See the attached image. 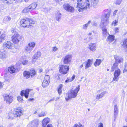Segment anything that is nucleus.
<instances>
[{"label": "nucleus", "instance_id": "680f3d73", "mask_svg": "<svg viewBox=\"0 0 127 127\" xmlns=\"http://www.w3.org/2000/svg\"><path fill=\"white\" fill-rule=\"evenodd\" d=\"M55 98L54 97H53V98L51 99H50L48 102V103L49 102L51 101H53L55 99Z\"/></svg>", "mask_w": 127, "mask_h": 127}, {"label": "nucleus", "instance_id": "f03ea898", "mask_svg": "<svg viewBox=\"0 0 127 127\" xmlns=\"http://www.w3.org/2000/svg\"><path fill=\"white\" fill-rule=\"evenodd\" d=\"M80 85H78L75 89H72L70 90L68 94H66L65 96V100L66 101H68L72 98H75L80 89Z\"/></svg>", "mask_w": 127, "mask_h": 127}, {"label": "nucleus", "instance_id": "a19ab883", "mask_svg": "<svg viewBox=\"0 0 127 127\" xmlns=\"http://www.w3.org/2000/svg\"><path fill=\"white\" fill-rule=\"evenodd\" d=\"M123 46L125 48H127V39L123 41Z\"/></svg>", "mask_w": 127, "mask_h": 127}, {"label": "nucleus", "instance_id": "2eb2a0df", "mask_svg": "<svg viewBox=\"0 0 127 127\" xmlns=\"http://www.w3.org/2000/svg\"><path fill=\"white\" fill-rule=\"evenodd\" d=\"M50 120V119L48 118L44 119L42 123L43 127H45L47 124L49 122Z\"/></svg>", "mask_w": 127, "mask_h": 127}, {"label": "nucleus", "instance_id": "e2e57ef3", "mask_svg": "<svg viewBox=\"0 0 127 127\" xmlns=\"http://www.w3.org/2000/svg\"><path fill=\"white\" fill-rule=\"evenodd\" d=\"M46 127H53L51 124H48L47 125Z\"/></svg>", "mask_w": 127, "mask_h": 127}, {"label": "nucleus", "instance_id": "7ed1b4c3", "mask_svg": "<svg viewBox=\"0 0 127 127\" xmlns=\"http://www.w3.org/2000/svg\"><path fill=\"white\" fill-rule=\"evenodd\" d=\"M16 31V29H11V32L14 33L12 37V41L16 44L18 43L20 40H22L23 39L22 36H20Z\"/></svg>", "mask_w": 127, "mask_h": 127}, {"label": "nucleus", "instance_id": "cd10ccee", "mask_svg": "<svg viewBox=\"0 0 127 127\" xmlns=\"http://www.w3.org/2000/svg\"><path fill=\"white\" fill-rule=\"evenodd\" d=\"M50 81L44 80L42 83V86L43 87L45 88L49 85Z\"/></svg>", "mask_w": 127, "mask_h": 127}, {"label": "nucleus", "instance_id": "ea45409f", "mask_svg": "<svg viewBox=\"0 0 127 127\" xmlns=\"http://www.w3.org/2000/svg\"><path fill=\"white\" fill-rule=\"evenodd\" d=\"M91 22V21H89L88 23L86 24H84L83 25V29H87V27L90 24Z\"/></svg>", "mask_w": 127, "mask_h": 127}, {"label": "nucleus", "instance_id": "5701e85b", "mask_svg": "<svg viewBox=\"0 0 127 127\" xmlns=\"http://www.w3.org/2000/svg\"><path fill=\"white\" fill-rule=\"evenodd\" d=\"M39 122V121L37 120H34L32 122V126H33V127H37V126L38 125Z\"/></svg>", "mask_w": 127, "mask_h": 127}, {"label": "nucleus", "instance_id": "6e6d98bb", "mask_svg": "<svg viewBox=\"0 0 127 127\" xmlns=\"http://www.w3.org/2000/svg\"><path fill=\"white\" fill-rule=\"evenodd\" d=\"M98 127H103V124L102 123H99L98 125Z\"/></svg>", "mask_w": 127, "mask_h": 127}, {"label": "nucleus", "instance_id": "20e7f679", "mask_svg": "<svg viewBox=\"0 0 127 127\" xmlns=\"http://www.w3.org/2000/svg\"><path fill=\"white\" fill-rule=\"evenodd\" d=\"M34 22L28 18H25L21 21L20 23L21 24L22 27H29V26H32V24L34 23Z\"/></svg>", "mask_w": 127, "mask_h": 127}, {"label": "nucleus", "instance_id": "338daca9", "mask_svg": "<svg viewBox=\"0 0 127 127\" xmlns=\"http://www.w3.org/2000/svg\"><path fill=\"white\" fill-rule=\"evenodd\" d=\"M84 63H83L80 66H79V67L80 68H82L83 66V64H84Z\"/></svg>", "mask_w": 127, "mask_h": 127}, {"label": "nucleus", "instance_id": "69168bd1", "mask_svg": "<svg viewBox=\"0 0 127 127\" xmlns=\"http://www.w3.org/2000/svg\"><path fill=\"white\" fill-rule=\"evenodd\" d=\"M127 71V69L125 68L124 70L123 71V72L124 73L125 72Z\"/></svg>", "mask_w": 127, "mask_h": 127}, {"label": "nucleus", "instance_id": "b1692460", "mask_svg": "<svg viewBox=\"0 0 127 127\" xmlns=\"http://www.w3.org/2000/svg\"><path fill=\"white\" fill-rule=\"evenodd\" d=\"M107 92L106 91H104L102 92L99 94L97 95L96 96V99H99L102 98L104 96V95Z\"/></svg>", "mask_w": 127, "mask_h": 127}, {"label": "nucleus", "instance_id": "c85d7f7f", "mask_svg": "<svg viewBox=\"0 0 127 127\" xmlns=\"http://www.w3.org/2000/svg\"><path fill=\"white\" fill-rule=\"evenodd\" d=\"M14 112H9L8 114V116L9 119H12L15 118Z\"/></svg>", "mask_w": 127, "mask_h": 127}, {"label": "nucleus", "instance_id": "8fccbe9b", "mask_svg": "<svg viewBox=\"0 0 127 127\" xmlns=\"http://www.w3.org/2000/svg\"><path fill=\"white\" fill-rule=\"evenodd\" d=\"M25 8L27 10V11L28 12H29L30 11H31V9L30 8L29 6L28 7H26Z\"/></svg>", "mask_w": 127, "mask_h": 127}, {"label": "nucleus", "instance_id": "de8ad7c7", "mask_svg": "<svg viewBox=\"0 0 127 127\" xmlns=\"http://www.w3.org/2000/svg\"><path fill=\"white\" fill-rule=\"evenodd\" d=\"M17 100L19 102L23 100V99L20 96L18 97Z\"/></svg>", "mask_w": 127, "mask_h": 127}, {"label": "nucleus", "instance_id": "c9c22d12", "mask_svg": "<svg viewBox=\"0 0 127 127\" xmlns=\"http://www.w3.org/2000/svg\"><path fill=\"white\" fill-rule=\"evenodd\" d=\"M118 63H115L111 68V71H114L116 68L118 67Z\"/></svg>", "mask_w": 127, "mask_h": 127}, {"label": "nucleus", "instance_id": "f8f14e48", "mask_svg": "<svg viewBox=\"0 0 127 127\" xmlns=\"http://www.w3.org/2000/svg\"><path fill=\"white\" fill-rule=\"evenodd\" d=\"M12 44L10 41L5 42L3 44V46L5 49H10L12 48Z\"/></svg>", "mask_w": 127, "mask_h": 127}, {"label": "nucleus", "instance_id": "2f4dec72", "mask_svg": "<svg viewBox=\"0 0 127 127\" xmlns=\"http://www.w3.org/2000/svg\"><path fill=\"white\" fill-rule=\"evenodd\" d=\"M25 50L27 53H30L32 49L28 45L25 48Z\"/></svg>", "mask_w": 127, "mask_h": 127}, {"label": "nucleus", "instance_id": "f3484780", "mask_svg": "<svg viewBox=\"0 0 127 127\" xmlns=\"http://www.w3.org/2000/svg\"><path fill=\"white\" fill-rule=\"evenodd\" d=\"M89 48L91 51H95L96 49L95 44L93 43L90 44L89 45Z\"/></svg>", "mask_w": 127, "mask_h": 127}, {"label": "nucleus", "instance_id": "864d4df0", "mask_svg": "<svg viewBox=\"0 0 127 127\" xmlns=\"http://www.w3.org/2000/svg\"><path fill=\"white\" fill-rule=\"evenodd\" d=\"M118 11V10H116L114 11L113 12V16H115L116 15V13H117V12Z\"/></svg>", "mask_w": 127, "mask_h": 127}, {"label": "nucleus", "instance_id": "052dcab7", "mask_svg": "<svg viewBox=\"0 0 127 127\" xmlns=\"http://www.w3.org/2000/svg\"><path fill=\"white\" fill-rule=\"evenodd\" d=\"M58 50V48L56 47H53V50L54 51H56L57 50Z\"/></svg>", "mask_w": 127, "mask_h": 127}, {"label": "nucleus", "instance_id": "4be33fe9", "mask_svg": "<svg viewBox=\"0 0 127 127\" xmlns=\"http://www.w3.org/2000/svg\"><path fill=\"white\" fill-rule=\"evenodd\" d=\"M15 68L13 66H9L8 69V70L9 72L10 73H13L15 72Z\"/></svg>", "mask_w": 127, "mask_h": 127}, {"label": "nucleus", "instance_id": "774afa93", "mask_svg": "<svg viewBox=\"0 0 127 127\" xmlns=\"http://www.w3.org/2000/svg\"><path fill=\"white\" fill-rule=\"evenodd\" d=\"M34 99V98H30L28 100L29 101H31L32 100Z\"/></svg>", "mask_w": 127, "mask_h": 127}, {"label": "nucleus", "instance_id": "bf43d9fd", "mask_svg": "<svg viewBox=\"0 0 127 127\" xmlns=\"http://www.w3.org/2000/svg\"><path fill=\"white\" fill-rule=\"evenodd\" d=\"M118 114V111H114V117H116V115H117Z\"/></svg>", "mask_w": 127, "mask_h": 127}, {"label": "nucleus", "instance_id": "f704fd0d", "mask_svg": "<svg viewBox=\"0 0 127 127\" xmlns=\"http://www.w3.org/2000/svg\"><path fill=\"white\" fill-rule=\"evenodd\" d=\"M29 72L30 73V75L32 77L33 76L35 75V72L34 69H31Z\"/></svg>", "mask_w": 127, "mask_h": 127}, {"label": "nucleus", "instance_id": "72a5a7b5", "mask_svg": "<svg viewBox=\"0 0 127 127\" xmlns=\"http://www.w3.org/2000/svg\"><path fill=\"white\" fill-rule=\"evenodd\" d=\"M75 77V75H73L71 79L68 78L67 79L65 80V82L66 83L71 82L74 79Z\"/></svg>", "mask_w": 127, "mask_h": 127}, {"label": "nucleus", "instance_id": "c03bdc74", "mask_svg": "<svg viewBox=\"0 0 127 127\" xmlns=\"http://www.w3.org/2000/svg\"><path fill=\"white\" fill-rule=\"evenodd\" d=\"M122 1V0H116L115 3L116 5H119L121 4Z\"/></svg>", "mask_w": 127, "mask_h": 127}, {"label": "nucleus", "instance_id": "1a4fd4ad", "mask_svg": "<svg viewBox=\"0 0 127 127\" xmlns=\"http://www.w3.org/2000/svg\"><path fill=\"white\" fill-rule=\"evenodd\" d=\"M121 71L119 69H116L114 73V77L112 80V81H117L119 80V77L121 74Z\"/></svg>", "mask_w": 127, "mask_h": 127}, {"label": "nucleus", "instance_id": "aec40b11", "mask_svg": "<svg viewBox=\"0 0 127 127\" xmlns=\"http://www.w3.org/2000/svg\"><path fill=\"white\" fill-rule=\"evenodd\" d=\"M115 39L114 36L113 35H109L107 39V41L110 43Z\"/></svg>", "mask_w": 127, "mask_h": 127}, {"label": "nucleus", "instance_id": "13d9d810", "mask_svg": "<svg viewBox=\"0 0 127 127\" xmlns=\"http://www.w3.org/2000/svg\"><path fill=\"white\" fill-rule=\"evenodd\" d=\"M63 86V85L62 84H60L59 85V87L58 88V89H62V88Z\"/></svg>", "mask_w": 127, "mask_h": 127}, {"label": "nucleus", "instance_id": "6ab92c4d", "mask_svg": "<svg viewBox=\"0 0 127 127\" xmlns=\"http://www.w3.org/2000/svg\"><path fill=\"white\" fill-rule=\"evenodd\" d=\"M41 54L40 52H37L33 56L32 58L33 60H35V61L41 56Z\"/></svg>", "mask_w": 127, "mask_h": 127}, {"label": "nucleus", "instance_id": "473e14b6", "mask_svg": "<svg viewBox=\"0 0 127 127\" xmlns=\"http://www.w3.org/2000/svg\"><path fill=\"white\" fill-rule=\"evenodd\" d=\"M98 2V0H92L91 3V5L93 6H96Z\"/></svg>", "mask_w": 127, "mask_h": 127}, {"label": "nucleus", "instance_id": "09e8293b", "mask_svg": "<svg viewBox=\"0 0 127 127\" xmlns=\"http://www.w3.org/2000/svg\"><path fill=\"white\" fill-rule=\"evenodd\" d=\"M114 111H118V108L116 105H115Z\"/></svg>", "mask_w": 127, "mask_h": 127}, {"label": "nucleus", "instance_id": "3c124183", "mask_svg": "<svg viewBox=\"0 0 127 127\" xmlns=\"http://www.w3.org/2000/svg\"><path fill=\"white\" fill-rule=\"evenodd\" d=\"M28 63V61L27 60H25L22 63V64L24 65H25L27 64Z\"/></svg>", "mask_w": 127, "mask_h": 127}, {"label": "nucleus", "instance_id": "f257e3e1", "mask_svg": "<svg viewBox=\"0 0 127 127\" xmlns=\"http://www.w3.org/2000/svg\"><path fill=\"white\" fill-rule=\"evenodd\" d=\"M90 6L89 0H77L76 7L79 12H82Z\"/></svg>", "mask_w": 127, "mask_h": 127}, {"label": "nucleus", "instance_id": "393cba45", "mask_svg": "<svg viewBox=\"0 0 127 127\" xmlns=\"http://www.w3.org/2000/svg\"><path fill=\"white\" fill-rule=\"evenodd\" d=\"M22 111H14L15 118L17 117H20L22 115Z\"/></svg>", "mask_w": 127, "mask_h": 127}, {"label": "nucleus", "instance_id": "7c9ffc66", "mask_svg": "<svg viewBox=\"0 0 127 127\" xmlns=\"http://www.w3.org/2000/svg\"><path fill=\"white\" fill-rule=\"evenodd\" d=\"M101 63V61L100 59H97L96 60V61L94 63V65L96 67L100 65Z\"/></svg>", "mask_w": 127, "mask_h": 127}, {"label": "nucleus", "instance_id": "37998d69", "mask_svg": "<svg viewBox=\"0 0 127 127\" xmlns=\"http://www.w3.org/2000/svg\"><path fill=\"white\" fill-rule=\"evenodd\" d=\"M44 80H46L47 81H50V77L49 75H45L44 77Z\"/></svg>", "mask_w": 127, "mask_h": 127}, {"label": "nucleus", "instance_id": "39448f33", "mask_svg": "<svg viewBox=\"0 0 127 127\" xmlns=\"http://www.w3.org/2000/svg\"><path fill=\"white\" fill-rule=\"evenodd\" d=\"M110 15V13L109 12L102 16L100 25L101 26H106L109 23V18Z\"/></svg>", "mask_w": 127, "mask_h": 127}, {"label": "nucleus", "instance_id": "ddd939ff", "mask_svg": "<svg viewBox=\"0 0 127 127\" xmlns=\"http://www.w3.org/2000/svg\"><path fill=\"white\" fill-rule=\"evenodd\" d=\"M7 57L6 53L2 49L0 50V58L2 59H5Z\"/></svg>", "mask_w": 127, "mask_h": 127}, {"label": "nucleus", "instance_id": "0eeeda50", "mask_svg": "<svg viewBox=\"0 0 127 127\" xmlns=\"http://www.w3.org/2000/svg\"><path fill=\"white\" fill-rule=\"evenodd\" d=\"M63 9L66 11L73 13L74 12L73 7L70 5L68 3H65L63 5Z\"/></svg>", "mask_w": 127, "mask_h": 127}, {"label": "nucleus", "instance_id": "0e129e2a", "mask_svg": "<svg viewBox=\"0 0 127 127\" xmlns=\"http://www.w3.org/2000/svg\"><path fill=\"white\" fill-rule=\"evenodd\" d=\"M3 85L2 83L0 82V89L2 87Z\"/></svg>", "mask_w": 127, "mask_h": 127}, {"label": "nucleus", "instance_id": "412c9836", "mask_svg": "<svg viewBox=\"0 0 127 127\" xmlns=\"http://www.w3.org/2000/svg\"><path fill=\"white\" fill-rule=\"evenodd\" d=\"M55 17L56 20L59 21L60 19H61V14L60 13L59 11H58L56 12V13L55 14Z\"/></svg>", "mask_w": 127, "mask_h": 127}, {"label": "nucleus", "instance_id": "a211bd4d", "mask_svg": "<svg viewBox=\"0 0 127 127\" xmlns=\"http://www.w3.org/2000/svg\"><path fill=\"white\" fill-rule=\"evenodd\" d=\"M105 26H103L102 27H101L102 28L103 36L105 37L108 34L107 32V29Z\"/></svg>", "mask_w": 127, "mask_h": 127}, {"label": "nucleus", "instance_id": "79ce46f5", "mask_svg": "<svg viewBox=\"0 0 127 127\" xmlns=\"http://www.w3.org/2000/svg\"><path fill=\"white\" fill-rule=\"evenodd\" d=\"M73 127H83V126L80 123L78 124H76L74 125Z\"/></svg>", "mask_w": 127, "mask_h": 127}, {"label": "nucleus", "instance_id": "a18cd8bd", "mask_svg": "<svg viewBox=\"0 0 127 127\" xmlns=\"http://www.w3.org/2000/svg\"><path fill=\"white\" fill-rule=\"evenodd\" d=\"M91 24L93 26H96L97 25V23L94 21H93L91 23Z\"/></svg>", "mask_w": 127, "mask_h": 127}, {"label": "nucleus", "instance_id": "603ef678", "mask_svg": "<svg viewBox=\"0 0 127 127\" xmlns=\"http://www.w3.org/2000/svg\"><path fill=\"white\" fill-rule=\"evenodd\" d=\"M58 94L59 95H60L62 93V90L60 89H58Z\"/></svg>", "mask_w": 127, "mask_h": 127}, {"label": "nucleus", "instance_id": "4468645a", "mask_svg": "<svg viewBox=\"0 0 127 127\" xmlns=\"http://www.w3.org/2000/svg\"><path fill=\"white\" fill-rule=\"evenodd\" d=\"M93 61V59H88L85 65V69H86L91 66L92 64V62Z\"/></svg>", "mask_w": 127, "mask_h": 127}, {"label": "nucleus", "instance_id": "4c0bfd02", "mask_svg": "<svg viewBox=\"0 0 127 127\" xmlns=\"http://www.w3.org/2000/svg\"><path fill=\"white\" fill-rule=\"evenodd\" d=\"M28 45L33 50L35 46V44L34 42H31L29 43Z\"/></svg>", "mask_w": 127, "mask_h": 127}, {"label": "nucleus", "instance_id": "bb28decb", "mask_svg": "<svg viewBox=\"0 0 127 127\" xmlns=\"http://www.w3.org/2000/svg\"><path fill=\"white\" fill-rule=\"evenodd\" d=\"M37 4L36 3H34L31 4L29 5V6L31 9V11H32L35 9L37 6Z\"/></svg>", "mask_w": 127, "mask_h": 127}, {"label": "nucleus", "instance_id": "9b49d317", "mask_svg": "<svg viewBox=\"0 0 127 127\" xmlns=\"http://www.w3.org/2000/svg\"><path fill=\"white\" fill-rule=\"evenodd\" d=\"M32 90V89H27L25 91L22 90L21 92V95L22 96H23L24 95L26 98H28L29 92Z\"/></svg>", "mask_w": 127, "mask_h": 127}, {"label": "nucleus", "instance_id": "5fc2aeb1", "mask_svg": "<svg viewBox=\"0 0 127 127\" xmlns=\"http://www.w3.org/2000/svg\"><path fill=\"white\" fill-rule=\"evenodd\" d=\"M22 12L23 13H28L27 10L25 8L22 11Z\"/></svg>", "mask_w": 127, "mask_h": 127}, {"label": "nucleus", "instance_id": "a878e982", "mask_svg": "<svg viewBox=\"0 0 127 127\" xmlns=\"http://www.w3.org/2000/svg\"><path fill=\"white\" fill-rule=\"evenodd\" d=\"M24 76L27 79L29 78L30 77V73L29 71H25L23 72Z\"/></svg>", "mask_w": 127, "mask_h": 127}, {"label": "nucleus", "instance_id": "6e6552de", "mask_svg": "<svg viewBox=\"0 0 127 127\" xmlns=\"http://www.w3.org/2000/svg\"><path fill=\"white\" fill-rule=\"evenodd\" d=\"M4 98V100L7 104H10L13 101V98L12 96H10L7 94H4L3 95Z\"/></svg>", "mask_w": 127, "mask_h": 127}, {"label": "nucleus", "instance_id": "e433bc0d", "mask_svg": "<svg viewBox=\"0 0 127 127\" xmlns=\"http://www.w3.org/2000/svg\"><path fill=\"white\" fill-rule=\"evenodd\" d=\"M11 18L9 16L5 17L3 19V22L4 23L7 22L11 20Z\"/></svg>", "mask_w": 127, "mask_h": 127}, {"label": "nucleus", "instance_id": "49530a36", "mask_svg": "<svg viewBox=\"0 0 127 127\" xmlns=\"http://www.w3.org/2000/svg\"><path fill=\"white\" fill-rule=\"evenodd\" d=\"M118 21L117 20H115L113 22L112 24L113 25L114 24V26H115L117 24V23H118Z\"/></svg>", "mask_w": 127, "mask_h": 127}, {"label": "nucleus", "instance_id": "c756f323", "mask_svg": "<svg viewBox=\"0 0 127 127\" xmlns=\"http://www.w3.org/2000/svg\"><path fill=\"white\" fill-rule=\"evenodd\" d=\"M6 37L5 34H2L0 36V43L3 42L5 39Z\"/></svg>", "mask_w": 127, "mask_h": 127}, {"label": "nucleus", "instance_id": "dca6fc26", "mask_svg": "<svg viewBox=\"0 0 127 127\" xmlns=\"http://www.w3.org/2000/svg\"><path fill=\"white\" fill-rule=\"evenodd\" d=\"M114 58L115 60V62L117 63H120L121 62L123 61L122 58L120 57L119 56H118L117 55H116L114 56Z\"/></svg>", "mask_w": 127, "mask_h": 127}, {"label": "nucleus", "instance_id": "4d7b16f0", "mask_svg": "<svg viewBox=\"0 0 127 127\" xmlns=\"http://www.w3.org/2000/svg\"><path fill=\"white\" fill-rule=\"evenodd\" d=\"M114 30L116 33L118 32H119V29L117 28H115Z\"/></svg>", "mask_w": 127, "mask_h": 127}, {"label": "nucleus", "instance_id": "423d86ee", "mask_svg": "<svg viewBox=\"0 0 127 127\" xmlns=\"http://www.w3.org/2000/svg\"><path fill=\"white\" fill-rule=\"evenodd\" d=\"M59 68L60 72L64 74H66L69 69L68 66L62 65L59 66Z\"/></svg>", "mask_w": 127, "mask_h": 127}, {"label": "nucleus", "instance_id": "58836bf2", "mask_svg": "<svg viewBox=\"0 0 127 127\" xmlns=\"http://www.w3.org/2000/svg\"><path fill=\"white\" fill-rule=\"evenodd\" d=\"M46 111L42 112L40 113L39 114L38 117H44L46 116Z\"/></svg>", "mask_w": 127, "mask_h": 127}, {"label": "nucleus", "instance_id": "9d476101", "mask_svg": "<svg viewBox=\"0 0 127 127\" xmlns=\"http://www.w3.org/2000/svg\"><path fill=\"white\" fill-rule=\"evenodd\" d=\"M72 56L71 55H68L66 56L63 58V63L64 64H68L71 62Z\"/></svg>", "mask_w": 127, "mask_h": 127}]
</instances>
